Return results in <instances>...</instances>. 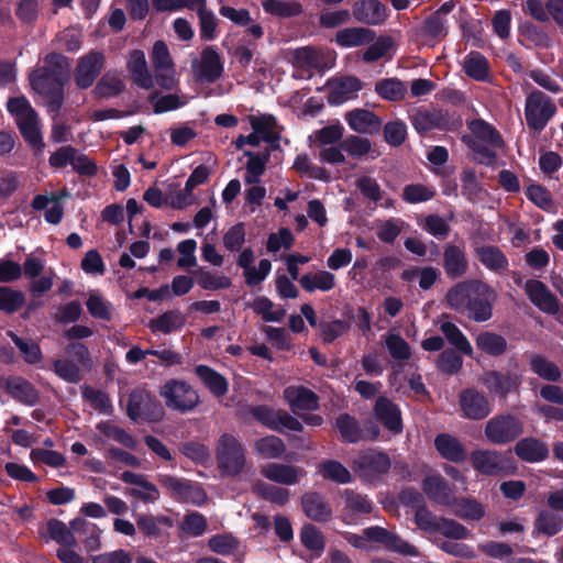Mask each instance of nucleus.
<instances>
[{"label": "nucleus", "instance_id": "obj_1", "mask_svg": "<svg viewBox=\"0 0 563 563\" xmlns=\"http://www.w3.org/2000/svg\"><path fill=\"white\" fill-rule=\"evenodd\" d=\"M446 303L456 311H466L475 322H485L493 317L496 290L479 279L460 282L449 289Z\"/></svg>", "mask_w": 563, "mask_h": 563}, {"label": "nucleus", "instance_id": "obj_2", "mask_svg": "<svg viewBox=\"0 0 563 563\" xmlns=\"http://www.w3.org/2000/svg\"><path fill=\"white\" fill-rule=\"evenodd\" d=\"M214 454L217 467L223 476L235 477L249 468L245 449L233 434L223 433L217 440Z\"/></svg>", "mask_w": 563, "mask_h": 563}, {"label": "nucleus", "instance_id": "obj_3", "mask_svg": "<svg viewBox=\"0 0 563 563\" xmlns=\"http://www.w3.org/2000/svg\"><path fill=\"white\" fill-rule=\"evenodd\" d=\"M8 111L14 117L15 122L24 136L33 147L43 150L44 143L40 130L38 118L25 97L10 98L7 103Z\"/></svg>", "mask_w": 563, "mask_h": 563}, {"label": "nucleus", "instance_id": "obj_4", "mask_svg": "<svg viewBox=\"0 0 563 563\" xmlns=\"http://www.w3.org/2000/svg\"><path fill=\"white\" fill-rule=\"evenodd\" d=\"M159 396L167 408L187 413L194 411L200 404L198 391L188 383L180 379H169L159 388Z\"/></svg>", "mask_w": 563, "mask_h": 563}, {"label": "nucleus", "instance_id": "obj_5", "mask_svg": "<svg viewBox=\"0 0 563 563\" xmlns=\"http://www.w3.org/2000/svg\"><path fill=\"white\" fill-rule=\"evenodd\" d=\"M32 88L47 99L49 112H57L63 103V79L56 70L37 68L30 76Z\"/></svg>", "mask_w": 563, "mask_h": 563}, {"label": "nucleus", "instance_id": "obj_6", "mask_svg": "<svg viewBox=\"0 0 563 563\" xmlns=\"http://www.w3.org/2000/svg\"><path fill=\"white\" fill-rule=\"evenodd\" d=\"M352 468L361 479L373 483L388 473L390 460L383 452L367 450L353 460Z\"/></svg>", "mask_w": 563, "mask_h": 563}, {"label": "nucleus", "instance_id": "obj_7", "mask_svg": "<svg viewBox=\"0 0 563 563\" xmlns=\"http://www.w3.org/2000/svg\"><path fill=\"white\" fill-rule=\"evenodd\" d=\"M523 432V423L512 415H499L489 419L484 429L486 439L496 445L507 444Z\"/></svg>", "mask_w": 563, "mask_h": 563}, {"label": "nucleus", "instance_id": "obj_8", "mask_svg": "<svg viewBox=\"0 0 563 563\" xmlns=\"http://www.w3.org/2000/svg\"><path fill=\"white\" fill-rule=\"evenodd\" d=\"M67 354L74 360L62 358L54 362L55 374L67 383L76 384L81 379L80 367L89 364V353L81 343H71L67 346Z\"/></svg>", "mask_w": 563, "mask_h": 563}, {"label": "nucleus", "instance_id": "obj_9", "mask_svg": "<svg viewBox=\"0 0 563 563\" xmlns=\"http://www.w3.org/2000/svg\"><path fill=\"white\" fill-rule=\"evenodd\" d=\"M158 482L170 497L178 501L190 503L197 506L207 503L208 497L206 492L199 485L190 481L172 475H161Z\"/></svg>", "mask_w": 563, "mask_h": 563}, {"label": "nucleus", "instance_id": "obj_10", "mask_svg": "<svg viewBox=\"0 0 563 563\" xmlns=\"http://www.w3.org/2000/svg\"><path fill=\"white\" fill-rule=\"evenodd\" d=\"M556 108L552 100L540 91H532L526 100V120L528 125L541 131L554 115Z\"/></svg>", "mask_w": 563, "mask_h": 563}, {"label": "nucleus", "instance_id": "obj_11", "mask_svg": "<svg viewBox=\"0 0 563 563\" xmlns=\"http://www.w3.org/2000/svg\"><path fill=\"white\" fill-rule=\"evenodd\" d=\"M194 78L200 82H214L223 73V63L214 47L202 49L199 58L191 63Z\"/></svg>", "mask_w": 563, "mask_h": 563}, {"label": "nucleus", "instance_id": "obj_12", "mask_svg": "<svg viewBox=\"0 0 563 563\" xmlns=\"http://www.w3.org/2000/svg\"><path fill=\"white\" fill-rule=\"evenodd\" d=\"M365 538L368 540L371 549L373 544L378 543L384 545L386 549L398 552L402 555L418 556V549L402 540L395 532L387 530L379 526H373L365 529Z\"/></svg>", "mask_w": 563, "mask_h": 563}, {"label": "nucleus", "instance_id": "obj_13", "mask_svg": "<svg viewBox=\"0 0 563 563\" xmlns=\"http://www.w3.org/2000/svg\"><path fill=\"white\" fill-rule=\"evenodd\" d=\"M508 459L500 452L494 450H475L471 454V463L475 471L483 475H499L510 467Z\"/></svg>", "mask_w": 563, "mask_h": 563}, {"label": "nucleus", "instance_id": "obj_14", "mask_svg": "<svg viewBox=\"0 0 563 563\" xmlns=\"http://www.w3.org/2000/svg\"><path fill=\"white\" fill-rule=\"evenodd\" d=\"M106 57L101 52L91 51L78 59L75 82L81 88H89L104 67Z\"/></svg>", "mask_w": 563, "mask_h": 563}, {"label": "nucleus", "instance_id": "obj_15", "mask_svg": "<svg viewBox=\"0 0 563 563\" xmlns=\"http://www.w3.org/2000/svg\"><path fill=\"white\" fill-rule=\"evenodd\" d=\"M283 397L291 411L300 415L306 411H314L319 408V397L311 389L302 385H290L283 391Z\"/></svg>", "mask_w": 563, "mask_h": 563}, {"label": "nucleus", "instance_id": "obj_16", "mask_svg": "<svg viewBox=\"0 0 563 563\" xmlns=\"http://www.w3.org/2000/svg\"><path fill=\"white\" fill-rule=\"evenodd\" d=\"M261 474L273 483L292 486L299 484L307 473L299 466L272 462L262 466Z\"/></svg>", "mask_w": 563, "mask_h": 563}, {"label": "nucleus", "instance_id": "obj_17", "mask_svg": "<svg viewBox=\"0 0 563 563\" xmlns=\"http://www.w3.org/2000/svg\"><path fill=\"white\" fill-rule=\"evenodd\" d=\"M460 407L463 416L472 420H482L492 411L487 398L475 389H465L461 393Z\"/></svg>", "mask_w": 563, "mask_h": 563}, {"label": "nucleus", "instance_id": "obj_18", "mask_svg": "<svg viewBox=\"0 0 563 563\" xmlns=\"http://www.w3.org/2000/svg\"><path fill=\"white\" fill-rule=\"evenodd\" d=\"M362 88V81L354 76L332 79L329 82L328 100L331 104H341L347 100L356 98Z\"/></svg>", "mask_w": 563, "mask_h": 563}, {"label": "nucleus", "instance_id": "obj_19", "mask_svg": "<svg viewBox=\"0 0 563 563\" xmlns=\"http://www.w3.org/2000/svg\"><path fill=\"white\" fill-rule=\"evenodd\" d=\"M352 14L356 21L367 25H380L388 16L387 8L378 0L356 1Z\"/></svg>", "mask_w": 563, "mask_h": 563}, {"label": "nucleus", "instance_id": "obj_20", "mask_svg": "<svg viewBox=\"0 0 563 563\" xmlns=\"http://www.w3.org/2000/svg\"><path fill=\"white\" fill-rule=\"evenodd\" d=\"M126 69L132 80L143 89L154 87V77L148 68L145 54L141 49H134L126 57Z\"/></svg>", "mask_w": 563, "mask_h": 563}, {"label": "nucleus", "instance_id": "obj_21", "mask_svg": "<svg viewBox=\"0 0 563 563\" xmlns=\"http://www.w3.org/2000/svg\"><path fill=\"white\" fill-rule=\"evenodd\" d=\"M120 477L124 483L133 486L128 490L129 496L137 498L143 503H154L159 498L157 487L148 482L144 475L126 471Z\"/></svg>", "mask_w": 563, "mask_h": 563}, {"label": "nucleus", "instance_id": "obj_22", "mask_svg": "<svg viewBox=\"0 0 563 563\" xmlns=\"http://www.w3.org/2000/svg\"><path fill=\"white\" fill-rule=\"evenodd\" d=\"M344 119L351 130L360 134L377 133L382 126V120L374 112L366 109L347 111Z\"/></svg>", "mask_w": 563, "mask_h": 563}, {"label": "nucleus", "instance_id": "obj_23", "mask_svg": "<svg viewBox=\"0 0 563 563\" xmlns=\"http://www.w3.org/2000/svg\"><path fill=\"white\" fill-rule=\"evenodd\" d=\"M443 268L452 279L464 276L468 269L465 249L460 245L448 244L443 252Z\"/></svg>", "mask_w": 563, "mask_h": 563}, {"label": "nucleus", "instance_id": "obj_24", "mask_svg": "<svg viewBox=\"0 0 563 563\" xmlns=\"http://www.w3.org/2000/svg\"><path fill=\"white\" fill-rule=\"evenodd\" d=\"M422 489L437 504L448 506L455 500L454 489L440 475L432 474L427 476L423 479Z\"/></svg>", "mask_w": 563, "mask_h": 563}, {"label": "nucleus", "instance_id": "obj_25", "mask_svg": "<svg viewBox=\"0 0 563 563\" xmlns=\"http://www.w3.org/2000/svg\"><path fill=\"white\" fill-rule=\"evenodd\" d=\"M126 410L128 416L134 421L141 418H148L152 413L161 416L163 411L161 405L147 393L143 391L133 393L130 396Z\"/></svg>", "mask_w": 563, "mask_h": 563}, {"label": "nucleus", "instance_id": "obj_26", "mask_svg": "<svg viewBox=\"0 0 563 563\" xmlns=\"http://www.w3.org/2000/svg\"><path fill=\"white\" fill-rule=\"evenodd\" d=\"M375 31L364 26H351L335 33V43L344 48L358 47L375 40Z\"/></svg>", "mask_w": 563, "mask_h": 563}, {"label": "nucleus", "instance_id": "obj_27", "mask_svg": "<svg viewBox=\"0 0 563 563\" xmlns=\"http://www.w3.org/2000/svg\"><path fill=\"white\" fill-rule=\"evenodd\" d=\"M301 506L305 515L314 521H327L332 516V509L325 498L314 492L301 496Z\"/></svg>", "mask_w": 563, "mask_h": 563}, {"label": "nucleus", "instance_id": "obj_28", "mask_svg": "<svg viewBox=\"0 0 563 563\" xmlns=\"http://www.w3.org/2000/svg\"><path fill=\"white\" fill-rule=\"evenodd\" d=\"M434 446L439 454L448 461L460 463L466 460L465 446L457 438L451 434L441 433L437 435Z\"/></svg>", "mask_w": 563, "mask_h": 563}, {"label": "nucleus", "instance_id": "obj_29", "mask_svg": "<svg viewBox=\"0 0 563 563\" xmlns=\"http://www.w3.org/2000/svg\"><path fill=\"white\" fill-rule=\"evenodd\" d=\"M375 416L393 433L402 430L399 409L387 398H378L375 404Z\"/></svg>", "mask_w": 563, "mask_h": 563}, {"label": "nucleus", "instance_id": "obj_30", "mask_svg": "<svg viewBox=\"0 0 563 563\" xmlns=\"http://www.w3.org/2000/svg\"><path fill=\"white\" fill-rule=\"evenodd\" d=\"M5 390L20 402L33 406L38 400L36 389L22 377H10L3 382Z\"/></svg>", "mask_w": 563, "mask_h": 563}, {"label": "nucleus", "instance_id": "obj_31", "mask_svg": "<svg viewBox=\"0 0 563 563\" xmlns=\"http://www.w3.org/2000/svg\"><path fill=\"white\" fill-rule=\"evenodd\" d=\"M515 453L523 461L536 463L548 457L549 448L536 438H525L516 443Z\"/></svg>", "mask_w": 563, "mask_h": 563}, {"label": "nucleus", "instance_id": "obj_32", "mask_svg": "<svg viewBox=\"0 0 563 563\" xmlns=\"http://www.w3.org/2000/svg\"><path fill=\"white\" fill-rule=\"evenodd\" d=\"M481 383L492 393L505 397L518 385V382L510 374L488 371L481 377Z\"/></svg>", "mask_w": 563, "mask_h": 563}, {"label": "nucleus", "instance_id": "obj_33", "mask_svg": "<svg viewBox=\"0 0 563 563\" xmlns=\"http://www.w3.org/2000/svg\"><path fill=\"white\" fill-rule=\"evenodd\" d=\"M525 290L529 299L541 310L554 312L558 303L553 295L539 280L530 279L525 285Z\"/></svg>", "mask_w": 563, "mask_h": 563}, {"label": "nucleus", "instance_id": "obj_34", "mask_svg": "<svg viewBox=\"0 0 563 563\" xmlns=\"http://www.w3.org/2000/svg\"><path fill=\"white\" fill-rule=\"evenodd\" d=\"M40 534L54 540L62 547H75L77 544L73 529L57 519H49L44 528L40 530Z\"/></svg>", "mask_w": 563, "mask_h": 563}, {"label": "nucleus", "instance_id": "obj_35", "mask_svg": "<svg viewBox=\"0 0 563 563\" xmlns=\"http://www.w3.org/2000/svg\"><path fill=\"white\" fill-rule=\"evenodd\" d=\"M70 528L75 533L85 536L82 543L88 551H97L100 549L101 530L97 525L78 517L70 521Z\"/></svg>", "mask_w": 563, "mask_h": 563}, {"label": "nucleus", "instance_id": "obj_36", "mask_svg": "<svg viewBox=\"0 0 563 563\" xmlns=\"http://www.w3.org/2000/svg\"><path fill=\"white\" fill-rule=\"evenodd\" d=\"M301 287L308 291H330L335 287V276L328 271L308 273L299 279Z\"/></svg>", "mask_w": 563, "mask_h": 563}, {"label": "nucleus", "instance_id": "obj_37", "mask_svg": "<svg viewBox=\"0 0 563 563\" xmlns=\"http://www.w3.org/2000/svg\"><path fill=\"white\" fill-rule=\"evenodd\" d=\"M530 369L540 378L548 382H559L562 378L561 368L551 360L541 354L529 357Z\"/></svg>", "mask_w": 563, "mask_h": 563}, {"label": "nucleus", "instance_id": "obj_38", "mask_svg": "<svg viewBox=\"0 0 563 563\" xmlns=\"http://www.w3.org/2000/svg\"><path fill=\"white\" fill-rule=\"evenodd\" d=\"M195 372L214 396L222 397L228 393V380L221 374L206 365H198Z\"/></svg>", "mask_w": 563, "mask_h": 563}, {"label": "nucleus", "instance_id": "obj_39", "mask_svg": "<svg viewBox=\"0 0 563 563\" xmlns=\"http://www.w3.org/2000/svg\"><path fill=\"white\" fill-rule=\"evenodd\" d=\"M285 451L286 445L284 441L276 435H267L254 442V452L262 459H279L284 455Z\"/></svg>", "mask_w": 563, "mask_h": 563}, {"label": "nucleus", "instance_id": "obj_40", "mask_svg": "<svg viewBox=\"0 0 563 563\" xmlns=\"http://www.w3.org/2000/svg\"><path fill=\"white\" fill-rule=\"evenodd\" d=\"M244 155L249 158L245 166L244 183L246 185H255L260 183L261 176L266 170V165L269 159L268 154H256L251 151H245Z\"/></svg>", "mask_w": 563, "mask_h": 563}, {"label": "nucleus", "instance_id": "obj_41", "mask_svg": "<svg viewBox=\"0 0 563 563\" xmlns=\"http://www.w3.org/2000/svg\"><path fill=\"white\" fill-rule=\"evenodd\" d=\"M478 350L492 356L501 355L507 349V341L500 334L490 331L481 332L475 338Z\"/></svg>", "mask_w": 563, "mask_h": 563}, {"label": "nucleus", "instance_id": "obj_42", "mask_svg": "<svg viewBox=\"0 0 563 563\" xmlns=\"http://www.w3.org/2000/svg\"><path fill=\"white\" fill-rule=\"evenodd\" d=\"M440 331L446 341L459 352L468 356L473 355V347L470 341L454 323L450 321H442L440 323Z\"/></svg>", "mask_w": 563, "mask_h": 563}, {"label": "nucleus", "instance_id": "obj_43", "mask_svg": "<svg viewBox=\"0 0 563 563\" xmlns=\"http://www.w3.org/2000/svg\"><path fill=\"white\" fill-rule=\"evenodd\" d=\"M318 474L322 478L336 484H349L352 482L351 472L343 464L333 460L322 462L318 467Z\"/></svg>", "mask_w": 563, "mask_h": 563}, {"label": "nucleus", "instance_id": "obj_44", "mask_svg": "<svg viewBox=\"0 0 563 563\" xmlns=\"http://www.w3.org/2000/svg\"><path fill=\"white\" fill-rule=\"evenodd\" d=\"M185 324V317L180 311H167L162 316L152 319L148 323L152 332L170 333Z\"/></svg>", "mask_w": 563, "mask_h": 563}, {"label": "nucleus", "instance_id": "obj_45", "mask_svg": "<svg viewBox=\"0 0 563 563\" xmlns=\"http://www.w3.org/2000/svg\"><path fill=\"white\" fill-rule=\"evenodd\" d=\"M294 64L305 70L324 69L322 54L312 47H301L294 52Z\"/></svg>", "mask_w": 563, "mask_h": 563}, {"label": "nucleus", "instance_id": "obj_46", "mask_svg": "<svg viewBox=\"0 0 563 563\" xmlns=\"http://www.w3.org/2000/svg\"><path fill=\"white\" fill-rule=\"evenodd\" d=\"M384 345L389 355L397 361H407L411 356V349L405 339L396 331H388L384 336Z\"/></svg>", "mask_w": 563, "mask_h": 563}, {"label": "nucleus", "instance_id": "obj_47", "mask_svg": "<svg viewBox=\"0 0 563 563\" xmlns=\"http://www.w3.org/2000/svg\"><path fill=\"white\" fill-rule=\"evenodd\" d=\"M125 88L123 80L117 74L107 73L93 89L97 98H111L120 95Z\"/></svg>", "mask_w": 563, "mask_h": 563}, {"label": "nucleus", "instance_id": "obj_48", "mask_svg": "<svg viewBox=\"0 0 563 563\" xmlns=\"http://www.w3.org/2000/svg\"><path fill=\"white\" fill-rule=\"evenodd\" d=\"M375 92L385 100L399 101L405 98L407 88L399 79L388 78L375 84Z\"/></svg>", "mask_w": 563, "mask_h": 563}, {"label": "nucleus", "instance_id": "obj_49", "mask_svg": "<svg viewBox=\"0 0 563 563\" xmlns=\"http://www.w3.org/2000/svg\"><path fill=\"white\" fill-rule=\"evenodd\" d=\"M250 124L263 141L272 143L278 139L275 132L276 120L273 115H252L250 117Z\"/></svg>", "mask_w": 563, "mask_h": 563}, {"label": "nucleus", "instance_id": "obj_50", "mask_svg": "<svg viewBox=\"0 0 563 563\" xmlns=\"http://www.w3.org/2000/svg\"><path fill=\"white\" fill-rule=\"evenodd\" d=\"M479 262L490 271H504L508 266V261L503 252L495 246H483L477 250Z\"/></svg>", "mask_w": 563, "mask_h": 563}, {"label": "nucleus", "instance_id": "obj_51", "mask_svg": "<svg viewBox=\"0 0 563 563\" xmlns=\"http://www.w3.org/2000/svg\"><path fill=\"white\" fill-rule=\"evenodd\" d=\"M262 5L265 12L279 18L295 16L302 12V7L297 1L263 0Z\"/></svg>", "mask_w": 563, "mask_h": 563}, {"label": "nucleus", "instance_id": "obj_52", "mask_svg": "<svg viewBox=\"0 0 563 563\" xmlns=\"http://www.w3.org/2000/svg\"><path fill=\"white\" fill-rule=\"evenodd\" d=\"M563 519L550 510H541L534 521L538 533L554 536L562 530Z\"/></svg>", "mask_w": 563, "mask_h": 563}, {"label": "nucleus", "instance_id": "obj_53", "mask_svg": "<svg viewBox=\"0 0 563 563\" xmlns=\"http://www.w3.org/2000/svg\"><path fill=\"white\" fill-rule=\"evenodd\" d=\"M254 492L260 497L280 506L287 504L290 497V493L288 489L279 486H274L262 481L255 483Z\"/></svg>", "mask_w": 563, "mask_h": 563}, {"label": "nucleus", "instance_id": "obj_54", "mask_svg": "<svg viewBox=\"0 0 563 563\" xmlns=\"http://www.w3.org/2000/svg\"><path fill=\"white\" fill-rule=\"evenodd\" d=\"M249 307L267 322H279L286 314L284 309L273 310L274 302L264 296L256 297Z\"/></svg>", "mask_w": 563, "mask_h": 563}, {"label": "nucleus", "instance_id": "obj_55", "mask_svg": "<svg viewBox=\"0 0 563 563\" xmlns=\"http://www.w3.org/2000/svg\"><path fill=\"white\" fill-rule=\"evenodd\" d=\"M86 306L91 317L101 320L111 319L112 306L107 299L103 298V296L100 292L96 290L90 291Z\"/></svg>", "mask_w": 563, "mask_h": 563}, {"label": "nucleus", "instance_id": "obj_56", "mask_svg": "<svg viewBox=\"0 0 563 563\" xmlns=\"http://www.w3.org/2000/svg\"><path fill=\"white\" fill-rule=\"evenodd\" d=\"M463 68L470 77L476 80H484L488 75V63L477 52H472L465 57Z\"/></svg>", "mask_w": 563, "mask_h": 563}, {"label": "nucleus", "instance_id": "obj_57", "mask_svg": "<svg viewBox=\"0 0 563 563\" xmlns=\"http://www.w3.org/2000/svg\"><path fill=\"white\" fill-rule=\"evenodd\" d=\"M345 509L353 515H367L373 511V503L366 497L353 490H344Z\"/></svg>", "mask_w": 563, "mask_h": 563}, {"label": "nucleus", "instance_id": "obj_58", "mask_svg": "<svg viewBox=\"0 0 563 563\" xmlns=\"http://www.w3.org/2000/svg\"><path fill=\"white\" fill-rule=\"evenodd\" d=\"M470 130L474 134L476 141L483 142L487 145L499 147L501 146V139L495 129L482 120L473 121L470 124Z\"/></svg>", "mask_w": 563, "mask_h": 563}, {"label": "nucleus", "instance_id": "obj_59", "mask_svg": "<svg viewBox=\"0 0 563 563\" xmlns=\"http://www.w3.org/2000/svg\"><path fill=\"white\" fill-rule=\"evenodd\" d=\"M7 334L14 342L26 363L35 364L42 360V352L37 343L32 340H24L19 338L12 331H8Z\"/></svg>", "mask_w": 563, "mask_h": 563}, {"label": "nucleus", "instance_id": "obj_60", "mask_svg": "<svg viewBox=\"0 0 563 563\" xmlns=\"http://www.w3.org/2000/svg\"><path fill=\"white\" fill-rule=\"evenodd\" d=\"M335 427L338 428L342 439L346 442L354 443L362 439V430L357 422L346 413H342L336 418Z\"/></svg>", "mask_w": 563, "mask_h": 563}, {"label": "nucleus", "instance_id": "obj_61", "mask_svg": "<svg viewBox=\"0 0 563 563\" xmlns=\"http://www.w3.org/2000/svg\"><path fill=\"white\" fill-rule=\"evenodd\" d=\"M341 147L354 158H361L372 153V142L368 139L357 135L347 136L341 143Z\"/></svg>", "mask_w": 563, "mask_h": 563}, {"label": "nucleus", "instance_id": "obj_62", "mask_svg": "<svg viewBox=\"0 0 563 563\" xmlns=\"http://www.w3.org/2000/svg\"><path fill=\"white\" fill-rule=\"evenodd\" d=\"M454 514L464 520H479L485 515L483 505L473 499H461L455 503Z\"/></svg>", "mask_w": 563, "mask_h": 563}, {"label": "nucleus", "instance_id": "obj_63", "mask_svg": "<svg viewBox=\"0 0 563 563\" xmlns=\"http://www.w3.org/2000/svg\"><path fill=\"white\" fill-rule=\"evenodd\" d=\"M300 540L302 544L319 556L324 549V540L322 533L313 526L306 525L300 531Z\"/></svg>", "mask_w": 563, "mask_h": 563}, {"label": "nucleus", "instance_id": "obj_64", "mask_svg": "<svg viewBox=\"0 0 563 563\" xmlns=\"http://www.w3.org/2000/svg\"><path fill=\"white\" fill-rule=\"evenodd\" d=\"M150 100L153 102V111L155 113H164L167 111L176 110L187 103V98L185 96H178L176 93L161 97L152 95Z\"/></svg>", "mask_w": 563, "mask_h": 563}]
</instances>
